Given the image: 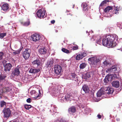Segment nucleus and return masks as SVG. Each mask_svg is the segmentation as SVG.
Listing matches in <instances>:
<instances>
[{
  "label": "nucleus",
  "instance_id": "nucleus-49",
  "mask_svg": "<svg viewBox=\"0 0 122 122\" xmlns=\"http://www.w3.org/2000/svg\"><path fill=\"white\" fill-rule=\"evenodd\" d=\"M113 92H108L106 93L107 94H108V95L110 94H112L113 93Z\"/></svg>",
  "mask_w": 122,
  "mask_h": 122
},
{
  "label": "nucleus",
  "instance_id": "nucleus-6",
  "mask_svg": "<svg viewBox=\"0 0 122 122\" xmlns=\"http://www.w3.org/2000/svg\"><path fill=\"white\" fill-rule=\"evenodd\" d=\"M41 36L38 34H35L32 35L31 36V39L34 41H37L39 40Z\"/></svg>",
  "mask_w": 122,
  "mask_h": 122
},
{
  "label": "nucleus",
  "instance_id": "nucleus-4",
  "mask_svg": "<svg viewBox=\"0 0 122 122\" xmlns=\"http://www.w3.org/2000/svg\"><path fill=\"white\" fill-rule=\"evenodd\" d=\"M46 11L43 9L39 10L36 13L37 16L39 18H42L46 16L45 15Z\"/></svg>",
  "mask_w": 122,
  "mask_h": 122
},
{
  "label": "nucleus",
  "instance_id": "nucleus-9",
  "mask_svg": "<svg viewBox=\"0 0 122 122\" xmlns=\"http://www.w3.org/2000/svg\"><path fill=\"white\" fill-rule=\"evenodd\" d=\"M54 70L55 72L57 75H59L61 74L62 68L59 65L56 66L54 68Z\"/></svg>",
  "mask_w": 122,
  "mask_h": 122
},
{
  "label": "nucleus",
  "instance_id": "nucleus-19",
  "mask_svg": "<svg viewBox=\"0 0 122 122\" xmlns=\"http://www.w3.org/2000/svg\"><path fill=\"white\" fill-rule=\"evenodd\" d=\"M46 49L44 47H42L39 49V52L41 54H45L46 52Z\"/></svg>",
  "mask_w": 122,
  "mask_h": 122
},
{
  "label": "nucleus",
  "instance_id": "nucleus-1",
  "mask_svg": "<svg viewBox=\"0 0 122 122\" xmlns=\"http://www.w3.org/2000/svg\"><path fill=\"white\" fill-rule=\"evenodd\" d=\"M95 39L97 41V44L101 45L102 43L100 36H98ZM118 39L117 36L115 34L108 35L103 38L102 44L104 46L113 47L116 46L115 41H117Z\"/></svg>",
  "mask_w": 122,
  "mask_h": 122
},
{
  "label": "nucleus",
  "instance_id": "nucleus-15",
  "mask_svg": "<svg viewBox=\"0 0 122 122\" xmlns=\"http://www.w3.org/2000/svg\"><path fill=\"white\" fill-rule=\"evenodd\" d=\"M112 86L116 88L120 86L119 82L118 81H115L112 83Z\"/></svg>",
  "mask_w": 122,
  "mask_h": 122
},
{
  "label": "nucleus",
  "instance_id": "nucleus-11",
  "mask_svg": "<svg viewBox=\"0 0 122 122\" xmlns=\"http://www.w3.org/2000/svg\"><path fill=\"white\" fill-rule=\"evenodd\" d=\"M87 55L86 53L83 52L78 54L76 57V60H79L82 59L84 57Z\"/></svg>",
  "mask_w": 122,
  "mask_h": 122
},
{
  "label": "nucleus",
  "instance_id": "nucleus-55",
  "mask_svg": "<svg viewBox=\"0 0 122 122\" xmlns=\"http://www.w3.org/2000/svg\"><path fill=\"white\" fill-rule=\"evenodd\" d=\"M75 6V5H73V8H74V7Z\"/></svg>",
  "mask_w": 122,
  "mask_h": 122
},
{
  "label": "nucleus",
  "instance_id": "nucleus-17",
  "mask_svg": "<svg viewBox=\"0 0 122 122\" xmlns=\"http://www.w3.org/2000/svg\"><path fill=\"white\" fill-rule=\"evenodd\" d=\"M35 94L36 95V96L33 98L36 99H38L40 98L42 96V93H41V92H38V93L37 92H35Z\"/></svg>",
  "mask_w": 122,
  "mask_h": 122
},
{
  "label": "nucleus",
  "instance_id": "nucleus-46",
  "mask_svg": "<svg viewBox=\"0 0 122 122\" xmlns=\"http://www.w3.org/2000/svg\"><path fill=\"white\" fill-rule=\"evenodd\" d=\"M59 122H67L66 121L63 120L62 119H61Z\"/></svg>",
  "mask_w": 122,
  "mask_h": 122
},
{
  "label": "nucleus",
  "instance_id": "nucleus-51",
  "mask_svg": "<svg viewBox=\"0 0 122 122\" xmlns=\"http://www.w3.org/2000/svg\"><path fill=\"white\" fill-rule=\"evenodd\" d=\"M55 22V20H53L51 21V22L52 24H54Z\"/></svg>",
  "mask_w": 122,
  "mask_h": 122
},
{
  "label": "nucleus",
  "instance_id": "nucleus-25",
  "mask_svg": "<svg viewBox=\"0 0 122 122\" xmlns=\"http://www.w3.org/2000/svg\"><path fill=\"white\" fill-rule=\"evenodd\" d=\"M109 0H105L102 1L100 5V7H102L107 4V3L109 2Z\"/></svg>",
  "mask_w": 122,
  "mask_h": 122
},
{
  "label": "nucleus",
  "instance_id": "nucleus-12",
  "mask_svg": "<svg viewBox=\"0 0 122 122\" xmlns=\"http://www.w3.org/2000/svg\"><path fill=\"white\" fill-rule=\"evenodd\" d=\"M12 66V65L10 63H7L4 66V70L5 72L9 71H10Z\"/></svg>",
  "mask_w": 122,
  "mask_h": 122
},
{
  "label": "nucleus",
  "instance_id": "nucleus-28",
  "mask_svg": "<svg viewBox=\"0 0 122 122\" xmlns=\"http://www.w3.org/2000/svg\"><path fill=\"white\" fill-rule=\"evenodd\" d=\"M112 7L110 6H108L104 9V11L105 12H108L109 10L112 9Z\"/></svg>",
  "mask_w": 122,
  "mask_h": 122
},
{
  "label": "nucleus",
  "instance_id": "nucleus-30",
  "mask_svg": "<svg viewBox=\"0 0 122 122\" xmlns=\"http://www.w3.org/2000/svg\"><path fill=\"white\" fill-rule=\"evenodd\" d=\"M108 76H110V78L111 79V81L112 79H116L117 78L116 75L115 74L111 75H109Z\"/></svg>",
  "mask_w": 122,
  "mask_h": 122
},
{
  "label": "nucleus",
  "instance_id": "nucleus-37",
  "mask_svg": "<svg viewBox=\"0 0 122 122\" xmlns=\"http://www.w3.org/2000/svg\"><path fill=\"white\" fill-rule=\"evenodd\" d=\"M6 34L5 33H1L0 34V38H2L6 35Z\"/></svg>",
  "mask_w": 122,
  "mask_h": 122
},
{
  "label": "nucleus",
  "instance_id": "nucleus-45",
  "mask_svg": "<svg viewBox=\"0 0 122 122\" xmlns=\"http://www.w3.org/2000/svg\"><path fill=\"white\" fill-rule=\"evenodd\" d=\"M114 10L118 11L119 10V8H118L117 7H115L114 9Z\"/></svg>",
  "mask_w": 122,
  "mask_h": 122
},
{
  "label": "nucleus",
  "instance_id": "nucleus-16",
  "mask_svg": "<svg viewBox=\"0 0 122 122\" xmlns=\"http://www.w3.org/2000/svg\"><path fill=\"white\" fill-rule=\"evenodd\" d=\"M40 71L39 69H36L31 68L29 71V72L31 73H35L38 72Z\"/></svg>",
  "mask_w": 122,
  "mask_h": 122
},
{
  "label": "nucleus",
  "instance_id": "nucleus-31",
  "mask_svg": "<svg viewBox=\"0 0 122 122\" xmlns=\"http://www.w3.org/2000/svg\"><path fill=\"white\" fill-rule=\"evenodd\" d=\"M86 66V64L85 63H83L81 64L80 66V69H83Z\"/></svg>",
  "mask_w": 122,
  "mask_h": 122
},
{
  "label": "nucleus",
  "instance_id": "nucleus-14",
  "mask_svg": "<svg viewBox=\"0 0 122 122\" xmlns=\"http://www.w3.org/2000/svg\"><path fill=\"white\" fill-rule=\"evenodd\" d=\"M1 7L2 10H3L5 12H6L8 10L9 5L7 4H4Z\"/></svg>",
  "mask_w": 122,
  "mask_h": 122
},
{
  "label": "nucleus",
  "instance_id": "nucleus-5",
  "mask_svg": "<svg viewBox=\"0 0 122 122\" xmlns=\"http://www.w3.org/2000/svg\"><path fill=\"white\" fill-rule=\"evenodd\" d=\"M3 112L5 117L6 118L9 117L11 114V111L9 108H5Z\"/></svg>",
  "mask_w": 122,
  "mask_h": 122
},
{
  "label": "nucleus",
  "instance_id": "nucleus-48",
  "mask_svg": "<svg viewBox=\"0 0 122 122\" xmlns=\"http://www.w3.org/2000/svg\"><path fill=\"white\" fill-rule=\"evenodd\" d=\"M97 117L99 119H100L101 117V116L100 114H98L97 115Z\"/></svg>",
  "mask_w": 122,
  "mask_h": 122
},
{
  "label": "nucleus",
  "instance_id": "nucleus-38",
  "mask_svg": "<svg viewBox=\"0 0 122 122\" xmlns=\"http://www.w3.org/2000/svg\"><path fill=\"white\" fill-rule=\"evenodd\" d=\"M6 104V103L4 101H2L0 102V106L1 107H2Z\"/></svg>",
  "mask_w": 122,
  "mask_h": 122
},
{
  "label": "nucleus",
  "instance_id": "nucleus-50",
  "mask_svg": "<svg viewBox=\"0 0 122 122\" xmlns=\"http://www.w3.org/2000/svg\"><path fill=\"white\" fill-rule=\"evenodd\" d=\"M85 105H81V107L82 108H83L85 107Z\"/></svg>",
  "mask_w": 122,
  "mask_h": 122
},
{
  "label": "nucleus",
  "instance_id": "nucleus-40",
  "mask_svg": "<svg viewBox=\"0 0 122 122\" xmlns=\"http://www.w3.org/2000/svg\"><path fill=\"white\" fill-rule=\"evenodd\" d=\"M78 49V46L76 45L73 46V50H75Z\"/></svg>",
  "mask_w": 122,
  "mask_h": 122
},
{
  "label": "nucleus",
  "instance_id": "nucleus-2",
  "mask_svg": "<svg viewBox=\"0 0 122 122\" xmlns=\"http://www.w3.org/2000/svg\"><path fill=\"white\" fill-rule=\"evenodd\" d=\"M100 57L96 56L90 57L88 59V61L91 62V64L93 65H96L98 63L100 62Z\"/></svg>",
  "mask_w": 122,
  "mask_h": 122
},
{
  "label": "nucleus",
  "instance_id": "nucleus-26",
  "mask_svg": "<svg viewBox=\"0 0 122 122\" xmlns=\"http://www.w3.org/2000/svg\"><path fill=\"white\" fill-rule=\"evenodd\" d=\"M81 6L82 7H83V10H86L87 8V4L86 3H82Z\"/></svg>",
  "mask_w": 122,
  "mask_h": 122
},
{
  "label": "nucleus",
  "instance_id": "nucleus-53",
  "mask_svg": "<svg viewBox=\"0 0 122 122\" xmlns=\"http://www.w3.org/2000/svg\"><path fill=\"white\" fill-rule=\"evenodd\" d=\"M41 87H40V88H39V89L38 90V92H40L41 91V90H40V89H41Z\"/></svg>",
  "mask_w": 122,
  "mask_h": 122
},
{
  "label": "nucleus",
  "instance_id": "nucleus-36",
  "mask_svg": "<svg viewBox=\"0 0 122 122\" xmlns=\"http://www.w3.org/2000/svg\"><path fill=\"white\" fill-rule=\"evenodd\" d=\"M6 77V76L3 75H0V80H3L4 79L5 77Z\"/></svg>",
  "mask_w": 122,
  "mask_h": 122
},
{
  "label": "nucleus",
  "instance_id": "nucleus-21",
  "mask_svg": "<svg viewBox=\"0 0 122 122\" xmlns=\"http://www.w3.org/2000/svg\"><path fill=\"white\" fill-rule=\"evenodd\" d=\"M116 70V67L115 66H113L111 68H109L106 70L107 72H109L110 71H115Z\"/></svg>",
  "mask_w": 122,
  "mask_h": 122
},
{
  "label": "nucleus",
  "instance_id": "nucleus-29",
  "mask_svg": "<svg viewBox=\"0 0 122 122\" xmlns=\"http://www.w3.org/2000/svg\"><path fill=\"white\" fill-rule=\"evenodd\" d=\"M22 25L25 26H27L29 25L30 24V22L29 20H28L27 22H22Z\"/></svg>",
  "mask_w": 122,
  "mask_h": 122
},
{
  "label": "nucleus",
  "instance_id": "nucleus-23",
  "mask_svg": "<svg viewBox=\"0 0 122 122\" xmlns=\"http://www.w3.org/2000/svg\"><path fill=\"white\" fill-rule=\"evenodd\" d=\"M91 77L90 73H87L86 74H84L82 76L83 79H87Z\"/></svg>",
  "mask_w": 122,
  "mask_h": 122
},
{
  "label": "nucleus",
  "instance_id": "nucleus-33",
  "mask_svg": "<svg viewBox=\"0 0 122 122\" xmlns=\"http://www.w3.org/2000/svg\"><path fill=\"white\" fill-rule=\"evenodd\" d=\"M105 92H97V96L98 97H100L103 94H104Z\"/></svg>",
  "mask_w": 122,
  "mask_h": 122
},
{
  "label": "nucleus",
  "instance_id": "nucleus-22",
  "mask_svg": "<svg viewBox=\"0 0 122 122\" xmlns=\"http://www.w3.org/2000/svg\"><path fill=\"white\" fill-rule=\"evenodd\" d=\"M11 90L10 87H4L0 90V92H10Z\"/></svg>",
  "mask_w": 122,
  "mask_h": 122
},
{
  "label": "nucleus",
  "instance_id": "nucleus-41",
  "mask_svg": "<svg viewBox=\"0 0 122 122\" xmlns=\"http://www.w3.org/2000/svg\"><path fill=\"white\" fill-rule=\"evenodd\" d=\"M23 81L24 83H26L28 82V79L27 78H24V79H23Z\"/></svg>",
  "mask_w": 122,
  "mask_h": 122
},
{
  "label": "nucleus",
  "instance_id": "nucleus-7",
  "mask_svg": "<svg viewBox=\"0 0 122 122\" xmlns=\"http://www.w3.org/2000/svg\"><path fill=\"white\" fill-rule=\"evenodd\" d=\"M114 92V91L111 87L110 86L103 87L101 88L100 89L98 92Z\"/></svg>",
  "mask_w": 122,
  "mask_h": 122
},
{
  "label": "nucleus",
  "instance_id": "nucleus-34",
  "mask_svg": "<svg viewBox=\"0 0 122 122\" xmlns=\"http://www.w3.org/2000/svg\"><path fill=\"white\" fill-rule=\"evenodd\" d=\"M53 62V61H49L48 62L47 65L48 67H50L52 66Z\"/></svg>",
  "mask_w": 122,
  "mask_h": 122
},
{
  "label": "nucleus",
  "instance_id": "nucleus-27",
  "mask_svg": "<svg viewBox=\"0 0 122 122\" xmlns=\"http://www.w3.org/2000/svg\"><path fill=\"white\" fill-rule=\"evenodd\" d=\"M22 49V48H20L17 50L15 51H14L13 52V54L15 55L19 54L20 53L21 51V50Z\"/></svg>",
  "mask_w": 122,
  "mask_h": 122
},
{
  "label": "nucleus",
  "instance_id": "nucleus-35",
  "mask_svg": "<svg viewBox=\"0 0 122 122\" xmlns=\"http://www.w3.org/2000/svg\"><path fill=\"white\" fill-rule=\"evenodd\" d=\"M61 50L62 51H63V52L67 54L70 53L69 50L65 48H62V49Z\"/></svg>",
  "mask_w": 122,
  "mask_h": 122
},
{
  "label": "nucleus",
  "instance_id": "nucleus-47",
  "mask_svg": "<svg viewBox=\"0 0 122 122\" xmlns=\"http://www.w3.org/2000/svg\"><path fill=\"white\" fill-rule=\"evenodd\" d=\"M115 11H113V13L115 14H118L119 13L118 12V11L115 10H114Z\"/></svg>",
  "mask_w": 122,
  "mask_h": 122
},
{
  "label": "nucleus",
  "instance_id": "nucleus-57",
  "mask_svg": "<svg viewBox=\"0 0 122 122\" xmlns=\"http://www.w3.org/2000/svg\"><path fill=\"white\" fill-rule=\"evenodd\" d=\"M86 33H87V31H86Z\"/></svg>",
  "mask_w": 122,
  "mask_h": 122
},
{
  "label": "nucleus",
  "instance_id": "nucleus-18",
  "mask_svg": "<svg viewBox=\"0 0 122 122\" xmlns=\"http://www.w3.org/2000/svg\"><path fill=\"white\" fill-rule=\"evenodd\" d=\"M110 78V76H106L104 80V84L105 85H107L108 81H111V79Z\"/></svg>",
  "mask_w": 122,
  "mask_h": 122
},
{
  "label": "nucleus",
  "instance_id": "nucleus-3",
  "mask_svg": "<svg viewBox=\"0 0 122 122\" xmlns=\"http://www.w3.org/2000/svg\"><path fill=\"white\" fill-rule=\"evenodd\" d=\"M31 53V50L28 49H25V50L23 52L22 54L23 57L25 60L27 59L29 57Z\"/></svg>",
  "mask_w": 122,
  "mask_h": 122
},
{
  "label": "nucleus",
  "instance_id": "nucleus-52",
  "mask_svg": "<svg viewBox=\"0 0 122 122\" xmlns=\"http://www.w3.org/2000/svg\"><path fill=\"white\" fill-rule=\"evenodd\" d=\"M55 93H56V92H53V94L52 93L51 94L53 95V96H55Z\"/></svg>",
  "mask_w": 122,
  "mask_h": 122
},
{
  "label": "nucleus",
  "instance_id": "nucleus-20",
  "mask_svg": "<svg viewBox=\"0 0 122 122\" xmlns=\"http://www.w3.org/2000/svg\"><path fill=\"white\" fill-rule=\"evenodd\" d=\"M76 111L75 107L74 106H72L69 108L68 109V111L69 113H74Z\"/></svg>",
  "mask_w": 122,
  "mask_h": 122
},
{
  "label": "nucleus",
  "instance_id": "nucleus-10",
  "mask_svg": "<svg viewBox=\"0 0 122 122\" xmlns=\"http://www.w3.org/2000/svg\"><path fill=\"white\" fill-rule=\"evenodd\" d=\"M33 67L35 68L39 66L41 64V61L38 59L34 61L32 63Z\"/></svg>",
  "mask_w": 122,
  "mask_h": 122
},
{
  "label": "nucleus",
  "instance_id": "nucleus-39",
  "mask_svg": "<svg viewBox=\"0 0 122 122\" xmlns=\"http://www.w3.org/2000/svg\"><path fill=\"white\" fill-rule=\"evenodd\" d=\"M103 63L104 65L106 66L107 65L109 64V62L107 61L106 60H105V61H104L103 62Z\"/></svg>",
  "mask_w": 122,
  "mask_h": 122
},
{
  "label": "nucleus",
  "instance_id": "nucleus-56",
  "mask_svg": "<svg viewBox=\"0 0 122 122\" xmlns=\"http://www.w3.org/2000/svg\"><path fill=\"white\" fill-rule=\"evenodd\" d=\"M88 35H89V33H88Z\"/></svg>",
  "mask_w": 122,
  "mask_h": 122
},
{
  "label": "nucleus",
  "instance_id": "nucleus-44",
  "mask_svg": "<svg viewBox=\"0 0 122 122\" xmlns=\"http://www.w3.org/2000/svg\"><path fill=\"white\" fill-rule=\"evenodd\" d=\"M31 99L30 98H28L26 100L27 102L29 103H30L31 102Z\"/></svg>",
  "mask_w": 122,
  "mask_h": 122
},
{
  "label": "nucleus",
  "instance_id": "nucleus-13",
  "mask_svg": "<svg viewBox=\"0 0 122 122\" xmlns=\"http://www.w3.org/2000/svg\"><path fill=\"white\" fill-rule=\"evenodd\" d=\"M20 74V71L19 67H16L15 70L12 71V74L14 76H18Z\"/></svg>",
  "mask_w": 122,
  "mask_h": 122
},
{
  "label": "nucleus",
  "instance_id": "nucleus-42",
  "mask_svg": "<svg viewBox=\"0 0 122 122\" xmlns=\"http://www.w3.org/2000/svg\"><path fill=\"white\" fill-rule=\"evenodd\" d=\"M3 54H4L3 52H0V60L2 59Z\"/></svg>",
  "mask_w": 122,
  "mask_h": 122
},
{
  "label": "nucleus",
  "instance_id": "nucleus-8",
  "mask_svg": "<svg viewBox=\"0 0 122 122\" xmlns=\"http://www.w3.org/2000/svg\"><path fill=\"white\" fill-rule=\"evenodd\" d=\"M69 76L71 79H72L76 82H78V78L77 76L75 73H72L69 75Z\"/></svg>",
  "mask_w": 122,
  "mask_h": 122
},
{
  "label": "nucleus",
  "instance_id": "nucleus-54",
  "mask_svg": "<svg viewBox=\"0 0 122 122\" xmlns=\"http://www.w3.org/2000/svg\"><path fill=\"white\" fill-rule=\"evenodd\" d=\"M56 32H58V30H55Z\"/></svg>",
  "mask_w": 122,
  "mask_h": 122
},
{
  "label": "nucleus",
  "instance_id": "nucleus-43",
  "mask_svg": "<svg viewBox=\"0 0 122 122\" xmlns=\"http://www.w3.org/2000/svg\"><path fill=\"white\" fill-rule=\"evenodd\" d=\"M69 96H68V94L66 95L65 98L66 100H67L69 99Z\"/></svg>",
  "mask_w": 122,
  "mask_h": 122
},
{
  "label": "nucleus",
  "instance_id": "nucleus-24",
  "mask_svg": "<svg viewBox=\"0 0 122 122\" xmlns=\"http://www.w3.org/2000/svg\"><path fill=\"white\" fill-rule=\"evenodd\" d=\"M83 90L84 92H89V88L86 85H84L82 86Z\"/></svg>",
  "mask_w": 122,
  "mask_h": 122
},
{
  "label": "nucleus",
  "instance_id": "nucleus-32",
  "mask_svg": "<svg viewBox=\"0 0 122 122\" xmlns=\"http://www.w3.org/2000/svg\"><path fill=\"white\" fill-rule=\"evenodd\" d=\"M24 108L27 110H29V109L31 108L32 106L30 105L25 104L24 105Z\"/></svg>",
  "mask_w": 122,
  "mask_h": 122
}]
</instances>
